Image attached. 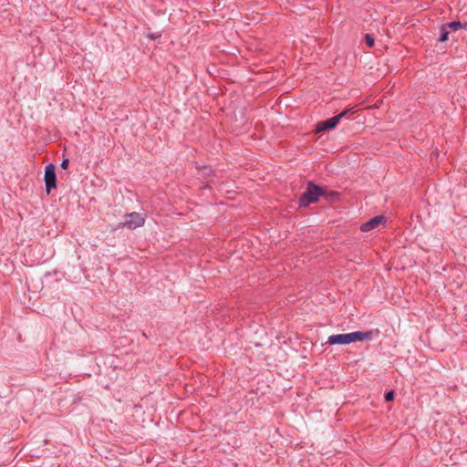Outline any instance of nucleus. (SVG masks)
I'll return each instance as SVG.
<instances>
[{
  "label": "nucleus",
  "instance_id": "3",
  "mask_svg": "<svg viewBox=\"0 0 467 467\" xmlns=\"http://www.w3.org/2000/svg\"><path fill=\"white\" fill-rule=\"evenodd\" d=\"M350 112H354L353 109H344L343 111L334 116L333 118H330L324 121L317 122L316 125L315 132L320 133L335 129L337 125L339 123V121Z\"/></svg>",
  "mask_w": 467,
  "mask_h": 467
},
{
  "label": "nucleus",
  "instance_id": "6",
  "mask_svg": "<svg viewBox=\"0 0 467 467\" xmlns=\"http://www.w3.org/2000/svg\"><path fill=\"white\" fill-rule=\"evenodd\" d=\"M384 220L385 217L383 215L374 216L360 225V231L363 233L369 232L370 230L377 228Z\"/></svg>",
  "mask_w": 467,
  "mask_h": 467
},
{
  "label": "nucleus",
  "instance_id": "9",
  "mask_svg": "<svg viewBox=\"0 0 467 467\" xmlns=\"http://www.w3.org/2000/svg\"><path fill=\"white\" fill-rule=\"evenodd\" d=\"M365 42L368 45V47H372L375 44V40H374V37L372 36V35L366 34L365 35Z\"/></svg>",
  "mask_w": 467,
  "mask_h": 467
},
{
  "label": "nucleus",
  "instance_id": "5",
  "mask_svg": "<svg viewBox=\"0 0 467 467\" xmlns=\"http://www.w3.org/2000/svg\"><path fill=\"white\" fill-rule=\"evenodd\" d=\"M126 219L123 226L129 229H135L144 224V218L138 213H130L125 215Z\"/></svg>",
  "mask_w": 467,
  "mask_h": 467
},
{
  "label": "nucleus",
  "instance_id": "13",
  "mask_svg": "<svg viewBox=\"0 0 467 467\" xmlns=\"http://www.w3.org/2000/svg\"><path fill=\"white\" fill-rule=\"evenodd\" d=\"M147 36L149 38H150V39H156V38L160 37L161 36L160 35H154V34H149Z\"/></svg>",
  "mask_w": 467,
  "mask_h": 467
},
{
  "label": "nucleus",
  "instance_id": "4",
  "mask_svg": "<svg viewBox=\"0 0 467 467\" xmlns=\"http://www.w3.org/2000/svg\"><path fill=\"white\" fill-rule=\"evenodd\" d=\"M44 181L47 193H50L52 190L57 188L56 166L54 164L50 163L46 166Z\"/></svg>",
  "mask_w": 467,
  "mask_h": 467
},
{
  "label": "nucleus",
  "instance_id": "7",
  "mask_svg": "<svg viewBox=\"0 0 467 467\" xmlns=\"http://www.w3.org/2000/svg\"><path fill=\"white\" fill-rule=\"evenodd\" d=\"M466 23L465 24H462V22L460 21H452V22H450V23H447V24H444V26H446V28L449 30V31H457L461 28H463L466 26Z\"/></svg>",
  "mask_w": 467,
  "mask_h": 467
},
{
  "label": "nucleus",
  "instance_id": "1",
  "mask_svg": "<svg viewBox=\"0 0 467 467\" xmlns=\"http://www.w3.org/2000/svg\"><path fill=\"white\" fill-rule=\"evenodd\" d=\"M337 196V192H327L321 186L316 184L312 181H309L306 183L305 192L298 199V205L300 208H307L310 204L317 202L320 197H325L326 200H330Z\"/></svg>",
  "mask_w": 467,
  "mask_h": 467
},
{
  "label": "nucleus",
  "instance_id": "2",
  "mask_svg": "<svg viewBox=\"0 0 467 467\" xmlns=\"http://www.w3.org/2000/svg\"><path fill=\"white\" fill-rule=\"evenodd\" d=\"M372 331H355L347 334L331 335L327 338V343L333 345H348L353 342L370 340L372 338Z\"/></svg>",
  "mask_w": 467,
  "mask_h": 467
},
{
  "label": "nucleus",
  "instance_id": "10",
  "mask_svg": "<svg viewBox=\"0 0 467 467\" xmlns=\"http://www.w3.org/2000/svg\"><path fill=\"white\" fill-rule=\"evenodd\" d=\"M394 396H395L394 391L390 390V391H388V392L385 393L384 399H385L386 401L389 402V401L393 400Z\"/></svg>",
  "mask_w": 467,
  "mask_h": 467
},
{
  "label": "nucleus",
  "instance_id": "11",
  "mask_svg": "<svg viewBox=\"0 0 467 467\" xmlns=\"http://www.w3.org/2000/svg\"><path fill=\"white\" fill-rule=\"evenodd\" d=\"M202 171L203 175H207V176H209L213 173V170L210 166H203L202 169Z\"/></svg>",
  "mask_w": 467,
  "mask_h": 467
},
{
  "label": "nucleus",
  "instance_id": "8",
  "mask_svg": "<svg viewBox=\"0 0 467 467\" xmlns=\"http://www.w3.org/2000/svg\"><path fill=\"white\" fill-rule=\"evenodd\" d=\"M449 34H450V31L446 28V26H444V25L441 26V34H440V37H439V41L441 42H445L448 40V36H449Z\"/></svg>",
  "mask_w": 467,
  "mask_h": 467
},
{
  "label": "nucleus",
  "instance_id": "12",
  "mask_svg": "<svg viewBox=\"0 0 467 467\" xmlns=\"http://www.w3.org/2000/svg\"><path fill=\"white\" fill-rule=\"evenodd\" d=\"M68 164H69V161L68 159H64L61 163H60V167L64 170L67 169L68 167Z\"/></svg>",
  "mask_w": 467,
  "mask_h": 467
}]
</instances>
